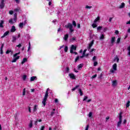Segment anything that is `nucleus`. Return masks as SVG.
I'll use <instances>...</instances> for the list:
<instances>
[{
  "label": "nucleus",
  "instance_id": "nucleus-45",
  "mask_svg": "<svg viewBox=\"0 0 130 130\" xmlns=\"http://www.w3.org/2000/svg\"><path fill=\"white\" fill-rule=\"evenodd\" d=\"M10 52H12V50H7L6 53V54H9V53H10Z\"/></svg>",
  "mask_w": 130,
  "mask_h": 130
},
{
  "label": "nucleus",
  "instance_id": "nucleus-34",
  "mask_svg": "<svg viewBox=\"0 0 130 130\" xmlns=\"http://www.w3.org/2000/svg\"><path fill=\"white\" fill-rule=\"evenodd\" d=\"M70 72V68L69 67L66 68L65 74H68Z\"/></svg>",
  "mask_w": 130,
  "mask_h": 130
},
{
  "label": "nucleus",
  "instance_id": "nucleus-26",
  "mask_svg": "<svg viewBox=\"0 0 130 130\" xmlns=\"http://www.w3.org/2000/svg\"><path fill=\"white\" fill-rule=\"evenodd\" d=\"M32 126H33V122L32 121V120H30V123L29 124V127H30V128H31L32 127Z\"/></svg>",
  "mask_w": 130,
  "mask_h": 130
},
{
  "label": "nucleus",
  "instance_id": "nucleus-2",
  "mask_svg": "<svg viewBox=\"0 0 130 130\" xmlns=\"http://www.w3.org/2000/svg\"><path fill=\"white\" fill-rule=\"evenodd\" d=\"M47 97H48V92L46 91L45 96L44 97V100L42 101V103H43L44 106H45V105L46 104V100H47Z\"/></svg>",
  "mask_w": 130,
  "mask_h": 130
},
{
  "label": "nucleus",
  "instance_id": "nucleus-9",
  "mask_svg": "<svg viewBox=\"0 0 130 130\" xmlns=\"http://www.w3.org/2000/svg\"><path fill=\"white\" fill-rule=\"evenodd\" d=\"M112 69L114 70V71H117V64L114 63L113 65Z\"/></svg>",
  "mask_w": 130,
  "mask_h": 130
},
{
  "label": "nucleus",
  "instance_id": "nucleus-40",
  "mask_svg": "<svg viewBox=\"0 0 130 130\" xmlns=\"http://www.w3.org/2000/svg\"><path fill=\"white\" fill-rule=\"evenodd\" d=\"M80 59V56H77V57L75 58V62H77L78 60Z\"/></svg>",
  "mask_w": 130,
  "mask_h": 130
},
{
  "label": "nucleus",
  "instance_id": "nucleus-47",
  "mask_svg": "<svg viewBox=\"0 0 130 130\" xmlns=\"http://www.w3.org/2000/svg\"><path fill=\"white\" fill-rule=\"evenodd\" d=\"M97 77V74H95L94 75L92 76L91 79H95Z\"/></svg>",
  "mask_w": 130,
  "mask_h": 130
},
{
  "label": "nucleus",
  "instance_id": "nucleus-28",
  "mask_svg": "<svg viewBox=\"0 0 130 130\" xmlns=\"http://www.w3.org/2000/svg\"><path fill=\"white\" fill-rule=\"evenodd\" d=\"M9 23L11 24V25L14 24V21H13V18H11L9 20Z\"/></svg>",
  "mask_w": 130,
  "mask_h": 130
},
{
  "label": "nucleus",
  "instance_id": "nucleus-44",
  "mask_svg": "<svg viewBox=\"0 0 130 130\" xmlns=\"http://www.w3.org/2000/svg\"><path fill=\"white\" fill-rule=\"evenodd\" d=\"M92 27H93V28H96V27H97V24H96L95 23H93L92 24Z\"/></svg>",
  "mask_w": 130,
  "mask_h": 130
},
{
  "label": "nucleus",
  "instance_id": "nucleus-23",
  "mask_svg": "<svg viewBox=\"0 0 130 130\" xmlns=\"http://www.w3.org/2000/svg\"><path fill=\"white\" fill-rule=\"evenodd\" d=\"M115 42V38L114 37L112 38L111 43L112 44H113Z\"/></svg>",
  "mask_w": 130,
  "mask_h": 130
},
{
  "label": "nucleus",
  "instance_id": "nucleus-41",
  "mask_svg": "<svg viewBox=\"0 0 130 130\" xmlns=\"http://www.w3.org/2000/svg\"><path fill=\"white\" fill-rule=\"evenodd\" d=\"M92 114L93 113L92 112H89V113L88 114V117L91 118L92 117Z\"/></svg>",
  "mask_w": 130,
  "mask_h": 130
},
{
  "label": "nucleus",
  "instance_id": "nucleus-59",
  "mask_svg": "<svg viewBox=\"0 0 130 130\" xmlns=\"http://www.w3.org/2000/svg\"><path fill=\"white\" fill-rule=\"evenodd\" d=\"M16 4H20V0H15Z\"/></svg>",
  "mask_w": 130,
  "mask_h": 130
},
{
  "label": "nucleus",
  "instance_id": "nucleus-31",
  "mask_svg": "<svg viewBox=\"0 0 130 130\" xmlns=\"http://www.w3.org/2000/svg\"><path fill=\"white\" fill-rule=\"evenodd\" d=\"M130 104V101H128L127 103L126 104V107L127 108V107H129V105Z\"/></svg>",
  "mask_w": 130,
  "mask_h": 130
},
{
  "label": "nucleus",
  "instance_id": "nucleus-61",
  "mask_svg": "<svg viewBox=\"0 0 130 130\" xmlns=\"http://www.w3.org/2000/svg\"><path fill=\"white\" fill-rule=\"evenodd\" d=\"M115 33L117 35V34H119V31H118V30H115Z\"/></svg>",
  "mask_w": 130,
  "mask_h": 130
},
{
  "label": "nucleus",
  "instance_id": "nucleus-38",
  "mask_svg": "<svg viewBox=\"0 0 130 130\" xmlns=\"http://www.w3.org/2000/svg\"><path fill=\"white\" fill-rule=\"evenodd\" d=\"M93 44H94V40H92L90 43L89 44V47H91V46H93Z\"/></svg>",
  "mask_w": 130,
  "mask_h": 130
},
{
  "label": "nucleus",
  "instance_id": "nucleus-39",
  "mask_svg": "<svg viewBox=\"0 0 130 130\" xmlns=\"http://www.w3.org/2000/svg\"><path fill=\"white\" fill-rule=\"evenodd\" d=\"M21 53V52H19L18 53H16L15 54L13 55V57H17V55H19Z\"/></svg>",
  "mask_w": 130,
  "mask_h": 130
},
{
  "label": "nucleus",
  "instance_id": "nucleus-60",
  "mask_svg": "<svg viewBox=\"0 0 130 130\" xmlns=\"http://www.w3.org/2000/svg\"><path fill=\"white\" fill-rule=\"evenodd\" d=\"M44 128H45V126H42L41 128V130H44Z\"/></svg>",
  "mask_w": 130,
  "mask_h": 130
},
{
  "label": "nucleus",
  "instance_id": "nucleus-8",
  "mask_svg": "<svg viewBox=\"0 0 130 130\" xmlns=\"http://www.w3.org/2000/svg\"><path fill=\"white\" fill-rule=\"evenodd\" d=\"M63 39L64 40V41H68V39H69V34L65 35Z\"/></svg>",
  "mask_w": 130,
  "mask_h": 130
},
{
  "label": "nucleus",
  "instance_id": "nucleus-30",
  "mask_svg": "<svg viewBox=\"0 0 130 130\" xmlns=\"http://www.w3.org/2000/svg\"><path fill=\"white\" fill-rule=\"evenodd\" d=\"M26 79H27V75H24L22 76V80H23V81H25V80H26Z\"/></svg>",
  "mask_w": 130,
  "mask_h": 130
},
{
  "label": "nucleus",
  "instance_id": "nucleus-6",
  "mask_svg": "<svg viewBox=\"0 0 130 130\" xmlns=\"http://www.w3.org/2000/svg\"><path fill=\"white\" fill-rule=\"evenodd\" d=\"M122 112H120L119 114V121H122Z\"/></svg>",
  "mask_w": 130,
  "mask_h": 130
},
{
  "label": "nucleus",
  "instance_id": "nucleus-16",
  "mask_svg": "<svg viewBox=\"0 0 130 130\" xmlns=\"http://www.w3.org/2000/svg\"><path fill=\"white\" fill-rule=\"evenodd\" d=\"M76 39L77 38L75 37H73L70 39V42H74V41H76L77 40Z\"/></svg>",
  "mask_w": 130,
  "mask_h": 130
},
{
  "label": "nucleus",
  "instance_id": "nucleus-62",
  "mask_svg": "<svg viewBox=\"0 0 130 130\" xmlns=\"http://www.w3.org/2000/svg\"><path fill=\"white\" fill-rule=\"evenodd\" d=\"M110 73H112V74H113L114 73V70H111L110 71Z\"/></svg>",
  "mask_w": 130,
  "mask_h": 130
},
{
  "label": "nucleus",
  "instance_id": "nucleus-13",
  "mask_svg": "<svg viewBox=\"0 0 130 130\" xmlns=\"http://www.w3.org/2000/svg\"><path fill=\"white\" fill-rule=\"evenodd\" d=\"M11 32H14L16 31V27L15 26H12L10 30Z\"/></svg>",
  "mask_w": 130,
  "mask_h": 130
},
{
  "label": "nucleus",
  "instance_id": "nucleus-50",
  "mask_svg": "<svg viewBox=\"0 0 130 130\" xmlns=\"http://www.w3.org/2000/svg\"><path fill=\"white\" fill-rule=\"evenodd\" d=\"M97 64H98V62L97 61L94 62V63H93L94 67H96V66H97Z\"/></svg>",
  "mask_w": 130,
  "mask_h": 130
},
{
  "label": "nucleus",
  "instance_id": "nucleus-7",
  "mask_svg": "<svg viewBox=\"0 0 130 130\" xmlns=\"http://www.w3.org/2000/svg\"><path fill=\"white\" fill-rule=\"evenodd\" d=\"M10 33V32L9 31H6L3 36L1 37V38H5V37H6V36H8V35H9V34Z\"/></svg>",
  "mask_w": 130,
  "mask_h": 130
},
{
  "label": "nucleus",
  "instance_id": "nucleus-5",
  "mask_svg": "<svg viewBox=\"0 0 130 130\" xmlns=\"http://www.w3.org/2000/svg\"><path fill=\"white\" fill-rule=\"evenodd\" d=\"M69 76L70 77V79H72V80H76V76H75V74L70 73L69 74Z\"/></svg>",
  "mask_w": 130,
  "mask_h": 130
},
{
  "label": "nucleus",
  "instance_id": "nucleus-52",
  "mask_svg": "<svg viewBox=\"0 0 130 130\" xmlns=\"http://www.w3.org/2000/svg\"><path fill=\"white\" fill-rule=\"evenodd\" d=\"M119 42H120V38H118L117 40V43L118 44Z\"/></svg>",
  "mask_w": 130,
  "mask_h": 130
},
{
  "label": "nucleus",
  "instance_id": "nucleus-11",
  "mask_svg": "<svg viewBox=\"0 0 130 130\" xmlns=\"http://www.w3.org/2000/svg\"><path fill=\"white\" fill-rule=\"evenodd\" d=\"M20 58V57L19 56H17V57H15V58H14L12 61V62H16V61H17V59H19Z\"/></svg>",
  "mask_w": 130,
  "mask_h": 130
},
{
  "label": "nucleus",
  "instance_id": "nucleus-43",
  "mask_svg": "<svg viewBox=\"0 0 130 130\" xmlns=\"http://www.w3.org/2000/svg\"><path fill=\"white\" fill-rule=\"evenodd\" d=\"M102 29V26H98L97 27V31H101Z\"/></svg>",
  "mask_w": 130,
  "mask_h": 130
},
{
  "label": "nucleus",
  "instance_id": "nucleus-56",
  "mask_svg": "<svg viewBox=\"0 0 130 130\" xmlns=\"http://www.w3.org/2000/svg\"><path fill=\"white\" fill-rule=\"evenodd\" d=\"M17 47H18L19 48H20V47H22V45L21 44H19V45L16 46Z\"/></svg>",
  "mask_w": 130,
  "mask_h": 130
},
{
  "label": "nucleus",
  "instance_id": "nucleus-17",
  "mask_svg": "<svg viewBox=\"0 0 130 130\" xmlns=\"http://www.w3.org/2000/svg\"><path fill=\"white\" fill-rule=\"evenodd\" d=\"M78 88H80V85L78 84L76 86V87H75L74 88H73L72 89V92H74V91H75V90H76V89H78Z\"/></svg>",
  "mask_w": 130,
  "mask_h": 130
},
{
  "label": "nucleus",
  "instance_id": "nucleus-37",
  "mask_svg": "<svg viewBox=\"0 0 130 130\" xmlns=\"http://www.w3.org/2000/svg\"><path fill=\"white\" fill-rule=\"evenodd\" d=\"M26 94V88H24L23 90L22 95L25 96Z\"/></svg>",
  "mask_w": 130,
  "mask_h": 130
},
{
  "label": "nucleus",
  "instance_id": "nucleus-48",
  "mask_svg": "<svg viewBox=\"0 0 130 130\" xmlns=\"http://www.w3.org/2000/svg\"><path fill=\"white\" fill-rule=\"evenodd\" d=\"M86 51H87V49H85L84 51H83V54H82V55H84V56H85V54H86Z\"/></svg>",
  "mask_w": 130,
  "mask_h": 130
},
{
  "label": "nucleus",
  "instance_id": "nucleus-49",
  "mask_svg": "<svg viewBox=\"0 0 130 130\" xmlns=\"http://www.w3.org/2000/svg\"><path fill=\"white\" fill-rule=\"evenodd\" d=\"M85 9H92V6H86Z\"/></svg>",
  "mask_w": 130,
  "mask_h": 130
},
{
  "label": "nucleus",
  "instance_id": "nucleus-4",
  "mask_svg": "<svg viewBox=\"0 0 130 130\" xmlns=\"http://www.w3.org/2000/svg\"><path fill=\"white\" fill-rule=\"evenodd\" d=\"M5 0H2L0 4V9H3L5 8Z\"/></svg>",
  "mask_w": 130,
  "mask_h": 130
},
{
  "label": "nucleus",
  "instance_id": "nucleus-20",
  "mask_svg": "<svg viewBox=\"0 0 130 130\" xmlns=\"http://www.w3.org/2000/svg\"><path fill=\"white\" fill-rule=\"evenodd\" d=\"M104 36H105V35H104V34H101V36H100V40H103V39H104V38H105V37H104Z\"/></svg>",
  "mask_w": 130,
  "mask_h": 130
},
{
  "label": "nucleus",
  "instance_id": "nucleus-3",
  "mask_svg": "<svg viewBox=\"0 0 130 130\" xmlns=\"http://www.w3.org/2000/svg\"><path fill=\"white\" fill-rule=\"evenodd\" d=\"M74 50H77V47L74 45H72L70 48V53H74Z\"/></svg>",
  "mask_w": 130,
  "mask_h": 130
},
{
  "label": "nucleus",
  "instance_id": "nucleus-12",
  "mask_svg": "<svg viewBox=\"0 0 130 130\" xmlns=\"http://www.w3.org/2000/svg\"><path fill=\"white\" fill-rule=\"evenodd\" d=\"M35 80H37V77L36 76H32L30 77V82H34Z\"/></svg>",
  "mask_w": 130,
  "mask_h": 130
},
{
  "label": "nucleus",
  "instance_id": "nucleus-64",
  "mask_svg": "<svg viewBox=\"0 0 130 130\" xmlns=\"http://www.w3.org/2000/svg\"><path fill=\"white\" fill-rule=\"evenodd\" d=\"M96 59V56H94L92 58L93 60H95Z\"/></svg>",
  "mask_w": 130,
  "mask_h": 130
},
{
  "label": "nucleus",
  "instance_id": "nucleus-29",
  "mask_svg": "<svg viewBox=\"0 0 130 130\" xmlns=\"http://www.w3.org/2000/svg\"><path fill=\"white\" fill-rule=\"evenodd\" d=\"M23 26H24V23L23 22H21L20 23H19V27L20 28H23Z\"/></svg>",
  "mask_w": 130,
  "mask_h": 130
},
{
  "label": "nucleus",
  "instance_id": "nucleus-32",
  "mask_svg": "<svg viewBox=\"0 0 130 130\" xmlns=\"http://www.w3.org/2000/svg\"><path fill=\"white\" fill-rule=\"evenodd\" d=\"M37 105H35L34 107V112H35V111H37Z\"/></svg>",
  "mask_w": 130,
  "mask_h": 130
},
{
  "label": "nucleus",
  "instance_id": "nucleus-58",
  "mask_svg": "<svg viewBox=\"0 0 130 130\" xmlns=\"http://www.w3.org/2000/svg\"><path fill=\"white\" fill-rule=\"evenodd\" d=\"M89 129V125H87L86 126L85 129V130H88Z\"/></svg>",
  "mask_w": 130,
  "mask_h": 130
},
{
  "label": "nucleus",
  "instance_id": "nucleus-54",
  "mask_svg": "<svg viewBox=\"0 0 130 130\" xmlns=\"http://www.w3.org/2000/svg\"><path fill=\"white\" fill-rule=\"evenodd\" d=\"M102 77H103V74H102V73H101V75H100V76L99 77V78L102 79Z\"/></svg>",
  "mask_w": 130,
  "mask_h": 130
},
{
  "label": "nucleus",
  "instance_id": "nucleus-55",
  "mask_svg": "<svg viewBox=\"0 0 130 130\" xmlns=\"http://www.w3.org/2000/svg\"><path fill=\"white\" fill-rule=\"evenodd\" d=\"M13 13H14V12L13 11H12V10H10L9 11L10 15H13Z\"/></svg>",
  "mask_w": 130,
  "mask_h": 130
},
{
  "label": "nucleus",
  "instance_id": "nucleus-25",
  "mask_svg": "<svg viewBox=\"0 0 130 130\" xmlns=\"http://www.w3.org/2000/svg\"><path fill=\"white\" fill-rule=\"evenodd\" d=\"M121 122H122V121H119L117 122V127H120V125L121 124Z\"/></svg>",
  "mask_w": 130,
  "mask_h": 130
},
{
  "label": "nucleus",
  "instance_id": "nucleus-19",
  "mask_svg": "<svg viewBox=\"0 0 130 130\" xmlns=\"http://www.w3.org/2000/svg\"><path fill=\"white\" fill-rule=\"evenodd\" d=\"M13 20L14 22H17V13L14 14Z\"/></svg>",
  "mask_w": 130,
  "mask_h": 130
},
{
  "label": "nucleus",
  "instance_id": "nucleus-1",
  "mask_svg": "<svg viewBox=\"0 0 130 130\" xmlns=\"http://www.w3.org/2000/svg\"><path fill=\"white\" fill-rule=\"evenodd\" d=\"M65 27L67 28V29H69L71 33L74 32V29H73V24H72V23H68L67 25H65Z\"/></svg>",
  "mask_w": 130,
  "mask_h": 130
},
{
  "label": "nucleus",
  "instance_id": "nucleus-53",
  "mask_svg": "<svg viewBox=\"0 0 130 130\" xmlns=\"http://www.w3.org/2000/svg\"><path fill=\"white\" fill-rule=\"evenodd\" d=\"M20 11V8H16L14 9V12H19Z\"/></svg>",
  "mask_w": 130,
  "mask_h": 130
},
{
  "label": "nucleus",
  "instance_id": "nucleus-42",
  "mask_svg": "<svg viewBox=\"0 0 130 130\" xmlns=\"http://www.w3.org/2000/svg\"><path fill=\"white\" fill-rule=\"evenodd\" d=\"M28 49H27V51H29V50H30V49H31V44L30 43V42L28 43Z\"/></svg>",
  "mask_w": 130,
  "mask_h": 130
},
{
  "label": "nucleus",
  "instance_id": "nucleus-22",
  "mask_svg": "<svg viewBox=\"0 0 130 130\" xmlns=\"http://www.w3.org/2000/svg\"><path fill=\"white\" fill-rule=\"evenodd\" d=\"M16 40H17V37L16 36L12 37V42H16Z\"/></svg>",
  "mask_w": 130,
  "mask_h": 130
},
{
  "label": "nucleus",
  "instance_id": "nucleus-35",
  "mask_svg": "<svg viewBox=\"0 0 130 130\" xmlns=\"http://www.w3.org/2000/svg\"><path fill=\"white\" fill-rule=\"evenodd\" d=\"M72 24L74 27H77V23H76L75 21H72Z\"/></svg>",
  "mask_w": 130,
  "mask_h": 130
},
{
  "label": "nucleus",
  "instance_id": "nucleus-10",
  "mask_svg": "<svg viewBox=\"0 0 130 130\" xmlns=\"http://www.w3.org/2000/svg\"><path fill=\"white\" fill-rule=\"evenodd\" d=\"M112 85L113 87H115V86H116V85H117V81H116V80L113 81L112 82Z\"/></svg>",
  "mask_w": 130,
  "mask_h": 130
},
{
  "label": "nucleus",
  "instance_id": "nucleus-33",
  "mask_svg": "<svg viewBox=\"0 0 130 130\" xmlns=\"http://www.w3.org/2000/svg\"><path fill=\"white\" fill-rule=\"evenodd\" d=\"M116 60L117 62H118L119 61V58H118V57H116L114 59V61H116Z\"/></svg>",
  "mask_w": 130,
  "mask_h": 130
},
{
  "label": "nucleus",
  "instance_id": "nucleus-21",
  "mask_svg": "<svg viewBox=\"0 0 130 130\" xmlns=\"http://www.w3.org/2000/svg\"><path fill=\"white\" fill-rule=\"evenodd\" d=\"M78 91L80 93V96H83V95H84V93H83V91L81 88L79 89Z\"/></svg>",
  "mask_w": 130,
  "mask_h": 130
},
{
  "label": "nucleus",
  "instance_id": "nucleus-18",
  "mask_svg": "<svg viewBox=\"0 0 130 130\" xmlns=\"http://www.w3.org/2000/svg\"><path fill=\"white\" fill-rule=\"evenodd\" d=\"M124 6H125V4L124 3H121L119 6V9H123V8H124Z\"/></svg>",
  "mask_w": 130,
  "mask_h": 130
},
{
  "label": "nucleus",
  "instance_id": "nucleus-27",
  "mask_svg": "<svg viewBox=\"0 0 130 130\" xmlns=\"http://www.w3.org/2000/svg\"><path fill=\"white\" fill-rule=\"evenodd\" d=\"M99 20H100V18L99 17H98L94 21H93V23H97V22H98V21H99Z\"/></svg>",
  "mask_w": 130,
  "mask_h": 130
},
{
  "label": "nucleus",
  "instance_id": "nucleus-51",
  "mask_svg": "<svg viewBox=\"0 0 130 130\" xmlns=\"http://www.w3.org/2000/svg\"><path fill=\"white\" fill-rule=\"evenodd\" d=\"M54 113H55V112H54V111L51 112L50 114V116H53V115H54Z\"/></svg>",
  "mask_w": 130,
  "mask_h": 130
},
{
  "label": "nucleus",
  "instance_id": "nucleus-24",
  "mask_svg": "<svg viewBox=\"0 0 130 130\" xmlns=\"http://www.w3.org/2000/svg\"><path fill=\"white\" fill-rule=\"evenodd\" d=\"M83 63L79 64L78 66V69L80 70V69H82V68H83Z\"/></svg>",
  "mask_w": 130,
  "mask_h": 130
},
{
  "label": "nucleus",
  "instance_id": "nucleus-46",
  "mask_svg": "<svg viewBox=\"0 0 130 130\" xmlns=\"http://www.w3.org/2000/svg\"><path fill=\"white\" fill-rule=\"evenodd\" d=\"M87 99H88V96H85L83 98V101H86L87 100Z\"/></svg>",
  "mask_w": 130,
  "mask_h": 130
},
{
  "label": "nucleus",
  "instance_id": "nucleus-36",
  "mask_svg": "<svg viewBox=\"0 0 130 130\" xmlns=\"http://www.w3.org/2000/svg\"><path fill=\"white\" fill-rule=\"evenodd\" d=\"M68 50H69V47L68 46H65V48L64 49V51L65 52H68Z\"/></svg>",
  "mask_w": 130,
  "mask_h": 130
},
{
  "label": "nucleus",
  "instance_id": "nucleus-63",
  "mask_svg": "<svg viewBox=\"0 0 130 130\" xmlns=\"http://www.w3.org/2000/svg\"><path fill=\"white\" fill-rule=\"evenodd\" d=\"M57 22L56 19H55V20H54L52 21V23H53L55 24V22Z\"/></svg>",
  "mask_w": 130,
  "mask_h": 130
},
{
  "label": "nucleus",
  "instance_id": "nucleus-14",
  "mask_svg": "<svg viewBox=\"0 0 130 130\" xmlns=\"http://www.w3.org/2000/svg\"><path fill=\"white\" fill-rule=\"evenodd\" d=\"M5 23V21L4 20H1L0 21V28H4V24Z\"/></svg>",
  "mask_w": 130,
  "mask_h": 130
},
{
  "label": "nucleus",
  "instance_id": "nucleus-15",
  "mask_svg": "<svg viewBox=\"0 0 130 130\" xmlns=\"http://www.w3.org/2000/svg\"><path fill=\"white\" fill-rule=\"evenodd\" d=\"M28 59L27 58H24L21 62V64H24L25 62H27Z\"/></svg>",
  "mask_w": 130,
  "mask_h": 130
},
{
  "label": "nucleus",
  "instance_id": "nucleus-57",
  "mask_svg": "<svg viewBox=\"0 0 130 130\" xmlns=\"http://www.w3.org/2000/svg\"><path fill=\"white\" fill-rule=\"evenodd\" d=\"M107 30H108V28H107V27H105L104 28V32H106V31H107Z\"/></svg>",
  "mask_w": 130,
  "mask_h": 130
}]
</instances>
